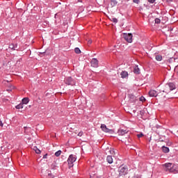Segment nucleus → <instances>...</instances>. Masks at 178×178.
I'll list each match as a JSON object with an SVG mask.
<instances>
[{"label":"nucleus","mask_w":178,"mask_h":178,"mask_svg":"<svg viewBox=\"0 0 178 178\" xmlns=\"http://www.w3.org/2000/svg\"><path fill=\"white\" fill-rule=\"evenodd\" d=\"M155 23L156 24H159V23H161V19L159 18H156L155 19Z\"/></svg>","instance_id":"26"},{"label":"nucleus","mask_w":178,"mask_h":178,"mask_svg":"<svg viewBox=\"0 0 178 178\" xmlns=\"http://www.w3.org/2000/svg\"><path fill=\"white\" fill-rule=\"evenodd\" d=\"M74 52H75V54H81V51L80 50V49L79 47H76L74 49Z\"/></svg>","instance_id":"24"},{"label":"nucleus","mask_w":178,"mask_h":178,"mask_svg":"<svg viewBox=\"0 0 178 178\" xmlns=\"http://www.w3.org/2000/svg\"><path fill=\"white\" fill-rule=\"evenodd\" d=\"M155 58L156 60H157L159 62H161V60H162V56L161 55H156Z\"/></svg>","instance_id":"21"},{"label":"nucleus","mask_w":178,"mask_h":178,"mask_svg":"<svg viewBox=\"0 0 178 178\" xmlns=\"http://www.w3.org/2000/svg\"><path fill=\"white\" fill-rule=\"evenodd\" d=\"M119 137H124L126 134H129V131L123 129H119L118 131Z\"/></svg>","instance_id":"5"},{"label":"nucleus","mask_w":178,"mask_h":178,"mask_svg":"<svg viewBox=\"0 0 178 178\" xmlns=\"http://www.w3.org/2000/svg\"><path fill=\"white\" fill-rule=\"evenodd\" d=\"M109 20H111V22H113V23H115V24L118 23V19L113 17H110Z\"/></svg>","instance_id":"19"},{"label":"nucleus","mask_w":178,"mask_h":178,"mask_svg":"<svg viewBox=\"0 0 178 178\" xmlns=\"http://www.w3.org/2000/svg\"><path fill=\"white\" fill-rule=\"evenodd\" d=\"M88 45H91V44H92V40H88Z\"/></svg>","instance_id":"32"},{"label":"nucleus","mask_w":178,"mask_h":178,"mask_svg":"<svg viewBox=\"0 0 178 178\" xmlns=\"http://www.w3.org/2000/svg\"><path fill=\"white\" fill-rule=\"evenodd\" d=\"M23 104L22 103L18 104L17 106H15L16 109H23Z\"/></svg>","instance_id":"22"},{"label":"nucleus","mask_w":178,"mask_h":178,"mask_svg":"<svg viewBox=\"0 0 178 178\" xmlns=\"http://www.w3.org/2000/svg\"><path fill=\"white\" fill-rule=\"evenodd\" d=\"M33 149L35 151V152H36L37 154H41V150H40L39 149L37 148V147H33Z\"/></svg>","instance_id":"23"},{"label":"nucleus","mask_w":178,"mask_h":178,"mask_svg":"<svg viewBox=\"0 0 178 178\" xmlns=\"http://www.w3.org/2000/svg\"><path fill=\"white\" fill-rule=\"evenodd\" d=\"M65 84H67V86H74V81H73L72 77L69 76L65 79Z\"/></svg>","instance_id":"6"},{"label":"nucleus","mask_w":178,"mask_h":178,"mask_svg":"<svg viewBox=\"0 0 178 178\" xmlns=\"http://www.w3.org/2000/svg\"><path fill=\"white\" fill-rule=\"evenodd\" d=\"M168 86L170 87V91H172V90H175L176 88V86H175V83H170L168 84Z\"/></svg>","instance_id":"18"},{"label":"nucleus","mask_w":178,"mask_h":178,"mask_svg":"<svg viewBox=\"0 0 178 178\" xmlns=\"http://www.w3.org/2000/svg\"><path fill=\"white\" fill-rule=\"evenodd\" d=\"M9 49H12V51H17V44H15L13 43L10 44L9 45Z\"/></svg>","instance_id":"13"},{"label":"nucleus","mask_w":178,"mask_h":178,"mask_svg":"<svg viewBox=\"0 0 178 178\" xmlns=\"http://www.w3.org/2000/svg\"><path fill=\"white\" fill-rule=\"evenodd\" d=\"M47 155H48V154H44V155L43 156V159H47Z\"/></svg>","instance_id":"36"},{"label":"nucleus","mask_w":178,"mask_h":178,"mask_svg":"<svg viewBox=\"0 0 178 178\" xmlns=\"http://www.w3.org/2000/svg\"><path fill=\"white\" fill-rule=\"evenodd\" d=\"M163 152H165V154H168L169 152V147H166L165 146L162 147Z\"/></svg>","instance_id":"20"},{"label":"nucleus","mask_w":178,"mask_h":178,"mask_svg":"<svg viewBox=\"0 0 178 178\" xmlns=\"http://www.w3.org/2000/svg\"><path fill=\"white\" fill-rule=\"evenodd\" d=\"M149 97H158V92L155 90H150L149 92Z\"/></svg>","instance_id":"9"},{"label":"nucleus","mask_w":178,"mask_h":178,"mask_svg":"<svg viewBox=\"0 0 178 178\" xmlns=\"http://www.w3.org/2000/svg\"><path fill=\"white\" fill-rule=\"evenodd\" d=\"M157 97L161 98V99H165L166 98V94H165V91H162L157 93Z\"/></svg>","instance_id":"10"},{"label":"nucleus","mask_w":178,"mask_h":178,"mask_svg":"<svg viewBox=\"0 0 178 178\" xmlns=\"http://www.w3.org/2000/svg\"><path fill=\"white\" fill-rule=\"evenodd\" d=\"M134 72L136 74H140V68H138V66H135V67L134 69Z\"/></svg>","instance_id":"17"},{"label":"nucleus","mask_w":178,"mask_h":178,"mask_svg":"<svg viewBox=\"0 0 178 178\" xmlns=\"http://www.w3.org/2000/svg\"><path fill=\"white\" fill-rule=\"evenodd\" d=\"M111 5H118V1L116 0H111Z\"/></svg>","instance_id":"27"},{"label":"nucleus","mask_w":178,"mask_h":178,"mask_svg":"<svg viewBox=\"0 0 178 178\" xmlns=\"http://www.w3.org/2000/svg\"><path fill=\"white\" fill-rule=\"evenodd\" d=\"M148 2H149V3H154V2H155V0H148Z\"/></svg>","instance_id":"33"},{"label":"nucleus","mask_w":178,"mask_h":178,"mask_svg":"<svg viewBox=\"0 0 178 178\" xmlns=\"http://www.w3.org/2000/svg\"><path fill=\"white\" fill-rule=\"evenodd\" d=\"M143 136H144V134H139L137 135V137H138V138H141V137H143Z\"/></svg>","instance_id":"31"},{"label":"nucleus","mask_w":178,"mask_h":178,"mask_svg":"<svg viewBox=\"0 0 178 178\" xmlns=\"http://www.w3.org/2000/svg\"><path fill=\"white\" fill-rule=\"evenodd\" d=\"M169 172L171 173H176V172H178V168H176V165H173Z\"/></svg>","instance_id":"14"},{"label":"nucleus","mask_w":178,"mask_h":178,"mask_svg":"<svg viewBox=\"0 0 178 178\" xmlns=\"http://www.w3.org/2000/svg\"><path fill=\"white\" fill-rule=\"evenodd\" d=\"M101 129L102 131H104V133H111V131H112L111 129H109V128L106 127V125L105 124H101Z\"/></svg>","instance_id":"7"},{"label":"nucleus","mask_w":178,"mask_h":178,"mask_svg":"<svg viewBox=\"0 0 178 178\" xmlns=\"http://www.w3.org/2000/svg\"><path fill=\"white\" fill-rule=\"evenodd\" d=\"M164 166H165L166 172H169L170 169H172V166H173V165L172 164V163H167L164 165Z\"/></svg>","instance_id":"12"},{"label":"nucleus","mask_w":178,"mask_h":178,"mask_svg":"<svg viewBox=\"0 0 178 178\" xmlns=\"http://www.w3.org/2000/svg\"><path fill=\"white\" fill-rule=\"evenodd\" d=\"M0 126L1 127H3V123L2 122V121H0Z\"/></svg>","instance_id":"35"},{"label":"nucleus","mask_w":178,"mask_h":178,"mask_svg":"<svg viewBox=\"0 0 178 178\" xmlns=\"http://www.w3.org/2000/svg\"><path fill=\"white\" fill-rule=\"evenodd\" d=\"M129 97H130V98H131L133 99V101L136 100V96L135 95H129Z\"/></svg>","instance_id":"29"},{"label":"nucleus","mask_w":178,"mask_h":178,"mask_svg":"<svg viewBox=\"0 0 178 178\" xmlns=\"http://www.w3.org/2000/svg\"><path fill=\"white\" fill-rule=\"evenodd\" d=\"M106 161L108 163H113V159L112 158V156H108Z\"/></svg>","instance_id":"15"},{"label":"nucleus","mask_w":178,"mask_h":178,"mask_svg":"<svg viewBox=\"0 0 178 178\" xmlns=\"http://www.w3.org/2000/svg\"><path fill=\"white\" fill-rule=\"evenodd\" d=\"M78 136H79V137H81V136H83V132H79V133L78 134Z\"/></svg>","instance_id":"34"},{"label":"nucleus","mask_w":178,"mask_h":178,"mask_svg":"<svg viewBox=\"0 0 178 178\" xmlns=\"http://www.w3.org/2000/svg\"><path fill=\"white\" fill-rule=\"evenodd\" d=\"M29 97H24L23 99H22V104L23 105H27V103L29 102Z\"/></svg>","instance_id":"16"},{"label":"nucleus","mask_w":178,"mask_h":178,"mask_svg":"<svg viewBox=\"0 0 178 178\" xmlns=\"http://www.w3.org/2000/svg\"><path fill=\"white\" fill-rule=\"evenodd\" d=\"M120 76L122 79H127V77H129V72L127 71H122Z\"/></svg>","instance_id":"11"},{"label":"nucleus","mask_w":178,"mask_h":178,"mask_svg":"<svg viewBox=\"0 0 178 178\" xmlns=\"http://www.w3.org/2000/svg\"><path fill=\"white\" fill-rule=\"evenodd\" d=\"M118 140H120V141H122V143H124L126 145H129V144H130V143L133 141V140H131V138H130V135L129 134H126L125 136L118 137Z\"/></svg>","instance_id":"1"},{"label":"nucleus","mask_w":178,"mask_h":178,"mask_svg":"<svg viewBox=\"0 0 178 178\" xmlns=\"http://www.w3.org/2000/svg\"><path fill=\"white\" fill-rule=\"evenodd\" d=\"M134 3H140V0H133Z\"/></svg>","instance_id":"30"},{"label":"nucleus","mask_w":178,"mask_h":178,"mask_svg":"<svg viewBox=\"0 0 178 178\" xmlns=\"http://www.w3.org/2000/svg\"><path fill=\"white\" fill-rule=\"evenodd\" d=\"M91 66H92V67H98V60L97 58H92Z\"/></svg>","instance_id":"8"},{"label":"nucleus","mask_w":178,"mask_h":178,"mask_svg":"<svg viewBox=\"0 0 178 178\" xmlns=\"http://www.w3.org/2000/svg\"><path fill=\"white\" fill-rule=\"evenodd\" d=\"M124 38L127 42H133V35L131 33L124 34Z\"/></svg>","instance_id":"4"},{"label":"nucleus","mask_w":178,"mask_h":178,"mask_svg":"<svg viewBox=\"0 0 178 178\" xmlns=\"http://www.w3.org/2000/svg\"><path fill=\"white\" fill-rule=\"evenodd\" d=\"M76 159H77V157H76V156H74V154H71L69 156L67 159V163L70 168H73V165H74L73 163L76 162Z\"/></svg>","instance_id":"2"},{"label":"nucleus","mask_w":178,"mask_h":178,"mask_svg":"<svg viewBox=\"0 0 178 178\" xmlns=\"http://www.w3.org/2000/svg\"><path fill=\"white\" fill-rule=\"evenodd\" d=\"M127 167L120 166L118 170L119 176H126V175H127Z\"/></svg>","instance_id":"3"},{"label":"nucleus","mask_w":178,"mask_h":178,"mask_svg":"<svg viewBox=\"0 0 178 178\" xmlns=\"http://www.w3.org/2000/svg\"><path fill=\"white\" fill-rule=\"evenodd\" d=\"M140 101H141L142 102H145V97H144L143 96L140 97Z\"/></svg>","instance_id":"28"},{"label":"nucleus","mask_w":178,"mask_h":178,"mask_svg":"<svg viewBox=\"0 0 178 178\" xmlns=\"http://www.w3.org/2000/svg\"><path fill=\"white\" fill-rule=\"evenodd\" d=\"M60 154H62V151L58 150L55 153L56 156H60Z\"/></svg>","instance_id":"25"}]
</instances>
